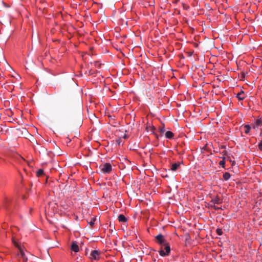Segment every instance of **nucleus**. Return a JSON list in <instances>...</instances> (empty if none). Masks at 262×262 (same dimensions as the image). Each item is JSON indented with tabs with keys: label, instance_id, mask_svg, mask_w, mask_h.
I'll use <instances>...</instances> for the list:
<instances>
[{
	"label": "nucleus",
	"instance_id": "1",
	"mask_svg": "<svg viewBox=\"0 0 262 262\" xmlns=\"http://www.w3.org/2000/svg\"><path fill=\"white\" fill-rule=\"evenodd\" d=\"M13 243L16 247L18 249L17 257L20 262H27L28 258L25 255V252L21 248L20 245L13 238Z\"/></svg>",
	"mask_w": 262,
	"mask_h": 262
},
{
	"label": "nucleus",
	"instance_id": "2",
	"mask_svg": "<svg viewBox=\"0 0 262 262\" xmlns=\"http://www.w3.org/2000/svg\"><path fill=\"white\" fill-rule=\"evenodd\" d=\"M170 247L168 243H167L160 246L159 253L160 256L162 257L168 256L170 252Z\"/></svg>",
	"mask_w": 262,
	"mask_h": 262
},
{
	"label": "nucleus",
	"instance_id": "3",
	"mask_svg": "<svg viewBox=\"0 0 262 262\" xmlns=\"http://www.w3.org/2000/svg\"><path fill=\"white\" fill-rule=\"evenodd\" d=\"M101 171L104 173H110L112 170V166L109 163H105L100 166Z\"/></svg>",
	"mask_w": 262,
	"mask_h": 262
},
{
	"label": "nucleus",
	"instance_id": "4",
	"mask_svg": "<svg viewBox=\"0 0 262 262\" xmlns=\"http://www.w3.org/2000/svg\"><path fill=\"white\" fill-rule=\"evenodd\" d=\"M100 252L97 250H92L90 254L92 260H98L100 258Z\"/></svg>",
	"mask_w": 262,
	"mask_h": 262
},
{
	"label": "nucleus",
	"instance_id": "5",
	"mask_svg": "<svg viewBox=\"0 0 262 262\" xmlns=\"http://www.w3.org/2000/svg\"><path fill=\"white\" fill-rule=\"evenodd\" d=\"M155 238H156V242L159 245H160V246H162L163 245L167 243L166 242V241L165 240L164 236L161 234H159L157 235Z\"/></svg>",
	"mask_w": 262,
	"mask_h": 262
},
{
	"label": "nucleus",
	"instance_id": "6",
	"mask_svg": "<svg viewBox=\"0 0 262 262\" xmlns=\"http://www.w3.org/2000/svg\"><path fill=\"white\" fill-rule=\"evenodd\" d=\"M262 126V118L258 117L257 118L254 123L252 124V127L254 129L257 128L259 126Z\"/></svg>",
	"mask_w": 262,
	"mask_h": 262
},
{
	"label": "nucleus",
	"instance_id": "7",
	"mask_svg": "<svg viewBox=\"0 0 262 262\" xmlns=\"http://www.w3.org/2000/svg\"><path fill=\"white\" fill-rule=\"evenodd\" d=\"M222 202V200L218 196H216L215 198L212 199V200H211V201L210 202L211 204H214V205L220 204H221Z\"/></svg>",
	"mask_w": 262,
	"mask_h": 262
},
{
	"label": "nucleus",
	"instance_id": "8",
	"mask_svg": "<svg viewBox=\"0 0 262 262\" xmlns=\"http://www.w3.org/2000/svg\"><path fill=\"white\" fill-rule=\"evenodd\" d=\"M71 249L75 252L79 251V247L76 242H73L71 245Z\"/></svg>",
	"mask_w": 262,
	"mask_h": 262
},
{
	"label": "nucleus",
	"instance_id": "9",
	"mask_svg": "<svg viewBox=\"0 0 262 262\" xmlns=\"http://www.w3.org/2000/svg\"><path fill=\"white\" fill-rule=\"evenodd\" d=\"M180 166V163H174L172 164L170 169L172 171H176Z\"/></svg>",
	"mask_w": 262,
	"mask_h": 262
},
{
	"label": "nucleus",
	"instance_id": "10",
	"mask_svg": "<svg viewBox=\"0 0 262 262\" xmlns=\"http://www.w3.org/2000/svg\"><path fill=\"white\" fill-rule=\"evenodd\" d=\"M165 137L168 139H172L173 138L174 134L171 131H167L165 133Z\"/></svg>",
	"mask_w": 262,
	"mask_h": 262
},
{
	"label": "nucleus",
	"instance_id": "11",
	"mask_svg": "<svg viewBox=\"0 0 262 262\" xmlns=\"http://www.w3.org/2000/svg\"><path fill=\"white\" fill-rule=\"evenodd\" d=\"M236 97L239 100H244L245 98L244 92L243 91H241V92L237 94Z\"/></svg>",
	"mask_w": 262,
	"mask_h": 262
},
{
	"label": "nucleus",
	"instance_id": "12",
	"mask_svg": "<svg viewBox=\"0 0 262 262\" xmlns=\"http://www.w3.org/2000/svg\"><path fill=\"white\" fill-rule=\"evenodd\" d=\"M118 221L120 222H126L127 221V219L123 214H120L118 216Z\"/></svg>",
	"mask_w": 262,
	"mask_h": 262
},
{
	"label": "nucleus",
	"instance_id": "13",
	"mask_svg": "<svg viewBox=\"0 0 262 262\" xmlns=\"http://www.w3.org/2000/svg\"><path fill=\"white\" fill-rule=\"evenodd\" d=\"M223 177L225 181H227L230 178L231 174L229 172H226L224 173Z\"/></svg>",
	"mask_w": 262,
	"mask_h": 262
},
{
	"label": "nucleus",
	"instance_id": "14",
	"mask_svg": "<svg viewBox=\"0 0 262 262\" xmlns=\"http://www.w3.org/2000/svg\"><path fill=\"white\" fill-rule=\"evenodd\" d=\"M44 174L43 170L42 169H39L36 171V176L38 177H41Z\"/></svg>",
	"mask_w": 262,
	"mask_h": 262
},
{
	"label": "nucleus",
	"instance_id": "15",
	"mask_svg": "<svg viewBox=\"0 0 262 262\" xmlns=\"http://www.w3.org/2000/svg\"><path fill=\"white\" fill-rule=\"evenodd\" d=\"M244 128H245V133L246 134H248L251 128V127L249 125H245L244 126Z\"/></svg>",
	"mask_w": 262,
	"mask_h": 262
},
{
	"label": "nucleus",
	"instance_id": "16",
	"mask_svg": "<svg viewBox=\"0 0 262 262\" xmlns=\"http://www.w3.org/2000/svg\"><path fill=\"white\" fill-rule=\"evenodd\" d=\"M225 157H223V160L220 161L219 162L220 165L223 168H225Z\"/></svg>",
	"mask_w": 262,
	"mask_h": 262
},
{
	"label": "nucleus",
	"instance_id": "17",
	"mask_svg": "<svg viewBox=\"0 0 262 262\" xmlns=\"http://www.w3.org/2000/svg\"><path fill=\"white\" fill-rule=\"evenodd\" d=\"M4 6L6 8H9V6H7L4 2H1L0 3V9L2 8V7Z\"/></svg>",
	"mask_w": 262,
	"mask_h": 262
},
{
	"label": "nucleus",
	"instance_id": "18",
	"mask_svg": "<svg viewBox=\"0 0 262 262\" xmlns=\"http://www.w3.org/2000/svg\"><path fill=\"white\" fill-rule=\"evenodd\" d=\"M210 206L213 209H214L215 210H218L221 209V207H217L214 204H210Z\"/></svg>",
	"mask_w": 262,
	"mask_h": 262
},
{
	"label": "nucleus",
	"instance_id": "19",
	"mask_svg": "<svg viewBox=\"0 0 262 262\" xmlns=\"http://www.w3.org/2000/svg\"><path fill=\"white\" fill-rule=\"evenodd\" d=\"M216 233L219 235H221L223 234V231L221 229H216Z\"/></svg>",
	"mask_w": 262,
	"mask_h": 262
},
{
	"label": "nucleus",
	"instance_id": "20",
	"mask_svg": "<svg viewBox=\"0 0 262 262\" xmlns=\"http://www.w3.org/2000/svg\"><path fill=\"white\" fill-rule=\"evenodd\" d=\"M259 149L262 151V140L259 143L258 145Z\"/></svg>",
	"mask_w": 262,
	"mask_h": 262
},
{
	"label": "nucleus",
	"instance_id": "21",
	"mask_svg": "<svg viewBox=\"0 0 262 262\" xmlns=\"http://www.w3.org/2000/svg\"><path fill=\"white\" fill-rule=\"evenodd\" d=\"M18 157H19V159L20 163H21V162H25V159L23 157H20L19 156Z\"/></svg>",
	"mask_w": 262,
	"mask_h": 262
},
{
	"label": "nucleus",
	"instance_id": "22",
	"mask_svg": "<svg viewBox=\"0 0 262 262\" xmlns=\"http://www.w3.org/2000/svg\"><path fill=\"white\" fill-rule=\"evenodd\" d=\"M180 14V11L178 10H176L175 15H179Z\"/></svg>",
	"mask_w": 262,
	"mask_h": 262
},
{
	"label": "nucleus",
	"instance_id": "23",
	"mask_svg": "<svg viewBox=\"0 0 262 262\" xmlns=\"http://www.w3.org/2000/svg\"><path fill=\"white\" fill-rule=\"evenodd\" d=\"M116 142H117L118 145H120L121 144V139H119L116 140Z\"/></svg>",
	"mask_w": 262,
	"mask_h": 262
},
{
	"label": "nucleus",
	"instance_id": "24",
	"mask_svg": "<svg viewBox=\"0 0 262 262\" xmlns=\"http://www.w3.org/2000/svg\"><path fill=\"white\" fill-rule=\"evenodd\" d=\"M164 132H165V129H164V127H163V128H161V129H160V132H161V133H164Z\"/></svg>",
	"mask_w": 262,
	"mask_h": 262
},
{
	"label": "nucleus",
	"instance_id": "25",
	"mask_svg": "<svg viewBox=\"0 0 262 262\" xmlns=\"http://www.w3.org/2000/svg\"><path fill=\"white\" fill-rule=\"evenodd\" d=\"M249 18H250V17H245V19L246 21H247V20H250Z\"/></svg>",
	"mask_w": 262,
	"mask_h": 262
},
{
	"label": "nucleus",
	"instance_id": "26",
	"mask_svg": "<svg viewBox=\"0 0 262 262\" xmlns=\"http://www.w3.org/2000/svg\"><path fill=\"white\" fill-rule=\"evenodd\" d=\"M260 135H262V128L261 129V130H260Z\"/></svg>",
	"mask_w": 262,
	"mask_h": 262
},
{
	"label": "nucleus",
	"instance_id": "27",
	"mask_svg": "<svg viewBox=\"0 0 262 262\" xmlns=\"http://www.w3.org/2000/svg\"><path fill=\"white\" fill-rule=\"evenodd\" d=\"M93 224H94L93 222H91V225L92 226Z\"/></svg>",
	"mask_w": 262,
	"mask_h": 262
}]
</instances>
